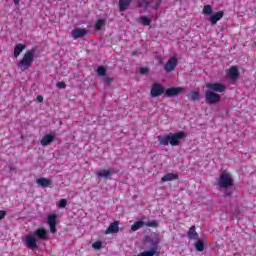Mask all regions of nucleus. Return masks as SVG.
<instances>
[{
	"label": "nucleus",
	"mask_w": 256,
	"mask_h": 256,
	"mask_svg": "<svg viewBox=\"0 0 256 256\" xmlns=\"http://www.w3.org/2000/svg\"><path fill=\"white\" fill-rule=\"evenodd\" d=\"M181 139H185V132L179 131L175 134L169 133L166 135L158 136V143L159 145H163V147H167L171 145V147H177L181 143Z\"/></svg>",
	"instance_id": "f257e3e1"
},
{
	"label": "nucleus",
	"mask_w": 256,
	"mask_h": 256,
	"mask_svg": "<svg viewBox=\"0 0 256 256\" xmlns=\"http://www.w3.org/2000/svg\"><path fill=\"white\" fill-rule=\"evenodd\" d=\"M35 61V50H27L23 57L19 60L17 63L18 69L20 71H27V69H31V65H33V62Z\"/></svg>",
	"instance_id": "f03ea898"
},
{
	"label": "nucleus",
	"mask_w": 256,
	"mask_h": 256,
	"mask_svg": "<svg viewBox=\"0 0 256 256\" xmlns=\"http://www.w3.org/2000/svg\"><path fill=\"white\" fill-rule=\"evenodd\" d=\"M218 185L222 189H229V187H233L234 185L233 176H231L230 173L222 172L218 180Z\"/></svg>",
	"instance_id": "7ed1b4c3"
},
{
	"label": "nucleus",
	"mask_w": 256,
	"mask_h": 256,
	"mask_svg": "<svg viewBox=\"0 0 256 256\" xmlns=\"http://www.w3.org/2000/svg\"><path fill=\"white\" fill-rule=\"evenodd\" d=\"M221 101V95L218 93H215L213 91H206L205 92V102L208 105H216V103H219Z\"/></svg>",
	"instance_id": "20e7f679"
},
{
	"label": "nucleus",
	"mask_w": 256,
	"mask_h": 256,
	"mask_svg": "<svg viewBox=\"0 0 256 256\" xmlns=\"http://www.w3.org/2000/svg\"><path fill=\"white\" fill-rule=\"evenodd\" d=\"M159 227V223L157 221H150V222H144V221H136L132 226H131V231H139L141 227Z\"/></svg>",
	"instance_id": "39448f33"
},
{
	"label": "nucleus",
	"mask_w": 256,
	"mask_h": 256,
	"mask_svg": "<svg viewBox=\"0 0 256 256\" xmlns=\"http://www.w3.org/2000/svg\"><path fill=\"white\" fill-rule=\"evenodd\" d=\"M177 65H179V59H177V57L173 56L166 62L163 69H164V71H166V73H171V72L175 71V69L177 68Z\"/></svg>",
	"instance_id": "423d86ee"
},
{
	"label": "nucleus",
	"mask_w": 256,
	"mask_h": 256,
	"mask_svg": "<svg viewBox=\"0 0 256 256\" xmlns=\"http://www.w3.org/2000/svg\"><path fill=\"white\" fill-rule=\"evenodd\" d=\"M163 93L165 94V88L162 84L156 82L152 85V88L150 90L151 97H161Z\"/></svg>",
	"instance_id": "0eeeda50"
},
{
	"label": "nucleus",
	"mask_w": 256,
	"mask_h": 256,
	"mask_svg": "<svg viewBox=\"0 0 256 256\" xmlns=\"http://www.w3.org/2000/svg\"><path fill=\"white\" fill-rule=\"evenodd\" d=\"M207 89H210L214 93H223L227 91V86L222 83H208L206 84Z\"/></svg>",
	"instance_id": "6e6552de"
},
{
	"label": "nucleus",
	"mask_w": 256,
	"mask_h": 256,
	"mask_svg": "<svg viewBox=\"0 0 256 256\" xmlns=\"http://www.w3.org/2000/svg\"><path fill=\"white\" fill-rule=\"evenodd\" d=\"M226 77L229 79V81H237L239 79V69L237 66H231L227 71H226Z\"/></svg>",
	"instance_id": "1a4fd4ad"
},
{
	"label": "nucleus",
	"mask_w": 256,
	"mask_h": 256,
	"mask_svg": "<svg viewBox=\"0 0 256 256\" xmlns=\"http://www.w3.org/2000/svg\"><path fill=\"white\" fill-rule=\"evenodd\" d=\"M185 91L183 87H170L165 90V97H177V95H181V92Z\"/></svg>",
	"instance_id": "9d476101"
},
{
	"label": "nucleus",
	"mask_w": 256,
	"mask_h": 256,
	"mask_svg": "<svg viewBox=\"0 0 256 256\" xmlns=\"http://www.w3.org/2000/svg\"><path fill=\"white\" fill-rule=\"evenodd\" d=\"M47 223L50 227V232L55 233L57 231V215L56 214L48 215Z\"/></svg>",
	"instance_id": "9b49d317"
},
{
	"label": "nucleus",
	"mask_w": 256,
	"mask_h": 256,
	"mask_svg": "<svg viewBox=\"0 0 256 256\" xmlns=\"http://www.w3.org/2000/svg\"><path fill=\"white\" fill-rule=\"evenodd\" d=\"M26 246L28 247V249H31L32 251H35V249L39 247L37 246V239L35 238L34 234L26 236Z\"/></svg>",
	"instance_id": "f8f14e48"
},
{
	"label": "nucleus",
	"mask_w": 256,
	"mask_h": 256,
	"mask_svg": "<svg viewBox=\"0 0 256 256\" xmlns=\"http://www.w3.org/2000/svg\"><path fill=\"white\" fill-rule=\"evenodd\" d=\"M71 35L74 39H81V37H85L87 35V29L76 28L71 31Z\"/></svg>",
	"instance_id": "ddd939ff"
},
{
	"label": "nucleus",
	"mask_w": 256,
	"mask_h": 256,
	"mask_svg": "<svg viewBox=\"0 0 256 256\" xmlns=\"http://www.w3.org/2000/svg\"><path fill=\"white\" fill-rule=\"evenodd\" d=\"M115 173L114 169L106 170V169H101L99 172H97V177L99 179H109Z\"/></svg>",
	"instance_id": "4468645a"
},
{
	"label": "nucleus",
	"mask_w": 256,
	"mask_h": 256,
	"mask_svg": "<svg viewBox=\"0 0 256 256\" xmlns=\"http://www.w3.org/2000/svg\"><path fill=\"white\" fill-rule=\"evenodd\" d=\"M54 141H55V136H53L52 134H46L42 137V139L40 140V143L42 147H47L48 145H51V143H53Z\"/></svg>",
	"instance_id": "2eb2a0df"
},
{
	"label": "nucleus",
	"mask_w": 256,
	"mask_h": 256,
	"mask_svg": "<svg viewBox=\"0 0 256 256\" xmlns=\"http://www.w3.org/2000/svg\"><path fill=\"white\" fill-rule=\"evenodd\" d=\"M187 237L191 241H197V239H199V233H197V227H195V225L189 228L187 232Z\"/></svg>",
	"instance_id": "dca6fc26"
},
{
	"label": "nucleus",
	"mask_w": 256,
	"mask_h": 256,
	"mask_svg": "<svg viewBox=\"0 0 256 256\" xmlns=\"http://www.w3.org/2000/svg\"><path fill=\"white\" fill-rule=\"evenodd\" d=\"M34 237H38V239H41L42 241H47V230L45 228H38L34 233Z\"/></svg>",
	"instance_id": "f3484780"
},
{
	"label": "nucleus",
	"mask_w": 256,
	"mask_h": 256,
	"mask_svg": "<svg viewBox=\"0 0 256 256\" xmlns=\"http://www.w3.org/2000/svg\"><path fill=\"white\" fill-rule=\"evenodd\" d=\"M119 231V222H112L105 231L106 235H111L112 233H117Z\"/></svg>",
	"instance_id": "a211bd4d"
},
{
	"label": "nucleus",
	"mask_w": 256,
	"mask_h": 256,
	"mask_svg": "<svg viewBox=\"0 0 256 256\" xmlns=\"http://www.w3.org/2000/svg\"><path fill=\"white\" fill-rule=\"evenodd\" d=\"M224 15L225 13L223 11H218L210 17V22L212 23V25H217V22L221 21Z\"/></svg>",
	"instance_id": "6ab92c4d"
},
{
	"label": "nucleus",
	"mask_w": 256,
	"mask_h": 256,
	"mask_svg": "<svg viewBox=\"0 0 256 256\" xmlns=\"http://www.w3.org/2000/svg\"><path fill=\"white\" fill-rule=\"evenodd\" d=\"M25 49H27V45L25 44H16L14 47V57L15 59H17V57H19V55H21V53H23V51H25Z\"/></svg>",
	"instance_id": "aec40b11"
},
{
	"label": "nucleus",
	"mask_w": 256,
	"mask_h": 256,
	"mask_svg": "<svg viewBox=\"0 0 256 256\" xmlns=\"http://www.w3.org/2000/svg\"><path fill=\"white\" fill-rule=\"evenodd\" d=\"M177 179H179V175L175 173H168L161 178V181L162 183H168V181H175Z\"/></svg>",
	"instance_id": "412c9836"
},
{
	"label": "nucleus",
	"mask_w": 256,
	"mask_h": 256,
	"mask_svg": "<svg viewBox=\"0 0 256 256\" xmlns=\"http://www.w3.org/2000/svg\"><path fill=\"white\" fill-rule=\"evenodd\" d=\"M36 183L37 185H39V187H51V183H53L51 181V179L48 178H38L36 179Z\"/></svg>",
	"instance_id": "4be33fe9"
},
{
	"label": "nucleus",
	"mask_w": 256,
	"mask_h": 256,
	"mask_svg": "<svg viewBox=\"0 0 256 256\" xmlns=\"http://www.w3.org/2000/svg\"><path fill=\"white\" fill-rule=\"evenodd\" d=\"M159 242H155L154 246L149 251H144L138 254V256H154L157 253V244Z\"/></svg>",
	"instance_id": "5701e85b"
},
{
	"label": "nucleus",
	"mask_w": 256,
	"mask_h": 256,
	"mask_svg": "<svg viewBox=\"0 0 256 256\" xmlns=\"http://www.w3.org/2000/svg\"><path fill=\"white\" fill-rule=\"evenodd\" d=\"M133 0H119L120 11H127Z\"/></svg>",
	"instance_id": "b1692460"
},
{
	"label": "nucleus",
	"mask_w": 256,
	"mask_h": 256,
	"mask_svg": "<svg viewBox=\"0 0 256 256\" xmlns=\"http://www.w3.org/2000/svg\"><path fill=\"white\" fill-rule=\"evenodd\" d=\"M194 247L196 251H199L200 253L205 251V242L202 239H197L194 243Z\"/></svg>",
	"instance_id": "393cba45"
},
{
	"label": "nucleus",
	"mask_w": 256,
	"mask_h": 256,
	"mask_svg": "<svg viewBox=\"0 0 256 256\" xmlns=\"http://www.w3.org/2000/svg\"><path fill=\"white\" fill-rule=\"evenodd\" d=\"M136 5L142 9H147L151 5V0H137Z\"/></svg>",
	"instance_id": "a878e982"
},
{
	"label": "nucleus",
	"mask_w": 256,
	"mask_h": 256,
	"mask_svg": "<svg viewBox=\"0 0 256 256\" xmlns=\"http://www.w3.org/2000/svg\"><path fill=\"white\" fill-rule=\"evenodd\" d=\"M189 99H190V101H200L201 94L199 93V91L193 90L189 94Z\"/></svg>",
	"instance_id": "bb28decb"
},
{
	"label": "nucleus",
	"mask_w": 256,
	"mask_h": 256,
	"mask_svg": "<svg viewBox=\"0 0 256 256\" xmlns=\"http://www.w3.org/2000/svg\"><path fill=\"white\" fill-rule=\"evenodd\" d=\"M139 23H141V25H144L145 27L151 25V18L147 17V16H142L139 18Z\"/></svg>",
	"instance_id": "cd10ccee"
},
{
	"label": "nucleus",
	"mask_w": 256,
	"mask_h": 256,
	"mask_svg": "<svg viewBox=\"0 0 256 256\" xmlns=\"http://www.w3.org/2000/svg\"><path fill=\"white\" fill-rule=\"evenodd\" d=\"M96 73L98 77H105V75H107V68H105V66H99Z\"/></svg>",
	"instance_id": "c85d7f7f"
},
{
	"label": "nucleus",
	"mask_w": 256,
	"mask_h": 256,
	"mask_svg": "<svg viewBox=\"0 0 256 256\" xmlns=\"http://www.w3.org/2000/svg\"><path fill=\"white\" fill-rule=\"evenodd\" d=\"M103 25H105V20L103 19H98L95 23V29L96 31H101L103 29Z\"/></svg>",
	"instance_id": "c756f323"
},
{
	"label": "nucleus",
	"mask_w": 256,
	"mask_h": 256,
	"mask_svg": "<svg viewBox=\"0 0 256 256\" xmlns=\"http://www.w3.org/2000/svg\"><path fill=\"white\" fill-rule=\"evenodd\" d=\"M204 15H211L213 13V8L211 5H205L203 8Z\"/></svg>",
	"instance_id": "7c9ffc66"
},
{
	"label": "nucleus",
	"mask_w": 256,
	"mask_h": 256,
	"mask_svg": "<svg viewBox=\"0 0 256 256\" xmlns=\"http://www.w3.org/2000/svg\"><path fill=\"white\" fill-rule=\"evenodd\" d=\"M58 207L60 209H65L67 207V200L66 199H60L58 203Z\"/></svg>",
	"instance_id": "2f4dec72"
},
{
	"label": "nucleus",
	"mask_w": 256,
	"mask_h": 256,
	"mask_svg": "<svg viewBox=\"0 0 256 256\" xmlns=\"http://www.w3.org/2000/svg\"><path fill=\"white\" fill-rule=\"evenodd\" d=\"M93 249L99 250L103 247V243L101 241H96L92 244Z\"/></svg>",
	"instance_id": "473e14b6"
},
{
	"label": "nucleus",
	"mask_w": 256,
	"mask_h": 256,
	"mask_svg": "<svg viewBox=\"0 0 256 256\" xmlns=\"http://www.w3.org/2000/svg\"><path fill=\"white\" fill-rule=\"evenodd\" d=\"M103 83H105L106 85H111V83H113V78H111V77H104L103 78Z\"/></svg>",
	"instance_id": "72a5a7b5"
},
{
	"label": "nucleus",
	"mask_w": 256,
	"mask_h": 256,
	"mask_svg": "<svg viewBox=\"0 0 256 256\" xmlns=\"http://www.w3.org/2000/svg\"><path fill=\"white\" fill-rule=\"evenodd\" d=\"M56 87H58V89H67V84H65V82H58Z\"/></svg>",
	"instance_id": "f704fd0d"
},
{
	"label": "nucleus",
	"mask_w": 256,
	"mask_h": 256,
	"mask_svg": "<svg viewBox=\"0 0 256 256\" xmlns=\"http://www.w3.org/2000/svg\"><path fill=\"white\" fill-rule=\"evenodd\" d=\"M147 73H149V68H140L141 75H147Z\"/></svg>",
	"instance_id": "c9c22d12"
},
{
	"label": "nucleus",
	"mask_w": 256,
	"mask_h": 256,
	"mask_svg": "<svg viewBox=\"0 0 256 256\" xmlns=\"http://www.w3.org/2000/svg\"><path fill=\"white\" fill-rule=\"evenodd\" d=\"M7 215V212L4 210H0V221H3L5 219V216Z\"/></svg>",
	"instance_id": "e433bc0d"
},
{
	"label": "nucleus",
	"mask_w": 256,
	"mask_h": 256,
	"mask_svg": "<svg viewBox=\"0 0 256 256\" xmlns=\"http://www.w3.org/2000/svg\"><path fill=\"white\" fill-rule=\"evenodd\" d=\"M36 101H38V103H43V96L41 95L37 96Z\"/></svg>",
	"instance_id": "4c0bfd02"
},
{
	"label": "nucleus",
	"mask_w": 256,
	"mask_h": 256,
	"mask_svg": "<svg viewBox=\"0 0 256 256\" xmlns=\"http://www.w3.org/2000/svg\"><path fill=\"white\" fill-rule=\"evenodd\" d=\"M20 1H21V0H13V2H14L15 5H19Z\"/></svg>",
	"instance_id": "58836bf2"
},
{
	"label": "nucleus",
	"mask_w": 256,
	"mask_h": 256,
	"mask_svg": "<svg viewBox=\"0 0 256 256\" xmlns=\"http://www.w3.org/2000/svg\"><path fill=\"white\" fill-rule=\"evenodd\" d=\"M132 55H135V52H133Z\"/></svg>",
	"instance_id": "ea45409f"
}]
</instances>
